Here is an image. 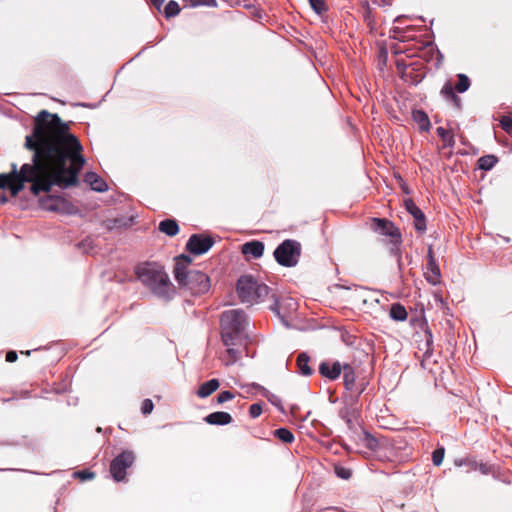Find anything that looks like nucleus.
<instances>
[{"instance_id": "45", "label": "nucleus", "mask_w": 512, "mask_h": 512, "mask_svg": "<svg viewBox=\"0 0 512 512\" xmlns=\"http://www.w3.org/2000/svg\"><path fill=\"white\" fill-rule=\"evenodd\" d=\"M165 0H150L151 4L158 10H161V7L163 5Z\"/></svg>"}, {"instance_id": "22", "label": "nucleus", "mask_w": 512, "mask_h": 512, "mask_svg": "<svg viewBox=\"0 0 512 512\" xmlns=\"http://www.w3.org/2000/svg\"><path fill=\"white\" fill-rule=\"evenodd\" d=\"M389 316L395 321H405L408 313L402 304L393 303L390 307Z\"/></svg>"}, {"instance_id": "40", "label": "nucleus", "mask_w": 512, "mask_h": 512, "mask_svg": "<svg viewBox=\"0 0 512 512\" xmlns=\"http://www.w3.org/2000/svg\"><path fill=\"white\" fill-rule=\"evenodd\" d=\"M458 465H467L471 470H477V467L479 465V463L476 461V460H472V459H464V460H461L460 463H457Z\"/></svg>"}, {"instance_id": "12", "label": "nucleus", "mask_w": 512, "mask_h": 512, "mask_svg": "<svg viewBox=\"0 0 512 512\" xmlns=\"http://www.w3.org/2000/svg\"><path fill=\"white\" fill-rule=\"evenodd\" d=\"M419 351L423 352L421 365L425 367L426 361L432 356L434 351L433 335L427 324H425L424 328V344L419 346Z\"/></svg>"}, {"instance_id": "6", "label": "nucleus", "mask_w": 512, "mask_h": 512, "mask_svg": "<svg viewBox=\"0 0 512 512\" xmlns=\"http://www.w3.org/2000/svg\"><path fill=\"white\" fill-rule=\"evenodd\" d=\"M370 229L381 236L388 238L389 251L393 255H398L400 245L402 244V234L395 224L386 218L373 217L369 222Z\"/></svg>"}, {"instance_id": "48", "label": "nucleus", "mask_w": 512, "mask_h": 512, "mask_svg": "<svg viewBox=\"0 0 512 512\" xmlns=\"http://www.w3.org/2000/svg\"><path fill=\"white\" fill-rule=\"evenodd\" d=\"M0 201H1V203H6L7 202V198L5 196H2Z\"/></svg>"}, {"instance_id": "21", "label": "nucleus", "mask_w": 512, "mask_h": 512, "mask_svg": "<svg viewBox=\"0 0 512 512\" xmlns=\"http://www.w3.org/2000/svg\"><path fill=\"white\" fill-rule=\"evenodd\" d=\"M310 358L306 353H300L297 357V367L300 374L304 376H310L313 373V369L309 366Z\"/></svg>"}, {"instance_id": "43", "label": "nucleus", "mask_w": 512, "mask_h": 512, "mask_svg": "<svg viewBox=\"0 0 512 512\" xmlns=\"http://www.w3.org/2000/svg\"><path fill=\"white\" fill-rule=\"evenodd\" d=\"M17 359H18V354H17V352H16V351L11 350V351H8V352L6 353V361H7V362L13 363V362H15Z\"/></svg>"}, {"instance_id": "1", "label": "nucleus", "mask_w": 512, "mask_h": 512, "mask_svg": "<svg viewBox=\"0 0 512 512\" xmlns=\"http://www.w3.org/2000/svg\"><path fill=\"white\" fill-rule=\"evenodd\" d=\"M24 146L33 151L32 163L23 164L20 170L12 164L11 172L0 174V189H9L16 197L29 182L31 193L38 196L49 193L53 186L65 189L79 184V174L86 163L83 146L58 114L41 110Z\"/></svg>"}, {"instance_id": "25", "label": "nucleus", "mask_w": 512, "mask_h": 512, "mask_svg": "<svg viewBox=\"0 0 512 512\" xmlns=\"http://www.w3.org/2000/svg\"><path fill=\"white\" fill-rule=\"evenodd\" d=\"M498 159L494 155H485L478 159V167L481 170L488 171L497 163Z\"/></svg>"}, {"instance_id": "17", "label": "nucleus", "mask_w": 512, "mask_h": 512, "mask_svg": "<svg viewBox=\"0 0 512 512\" xmlns=\"http://www.w3.org/2000/svg\"><path fill=\"white\" fill-rule=\"evenodd\" d=\"M220 386L218 379H211L201 384L197 390V396L206 398L213 394Z\"/></svg>"}, {"instance_id": "13", "label": "nucleus", "mask_w": 512, "mask_h": 512, "mask_svg": "<svg viewBox=\"0 0 512 512\" xmlns=\"http://www.w3.org/2000/svg\"><path fill=\"white\" fill-rule=\"evenodd\" d=\"M241 252L245 256L257 259L263 255L264 243L258 240L246 242L242 245Z\"/></svg>"}, {"instance_id": "47", "label": "nucleus", "mask_w": 512, "mask_h": 512, "mask_svg": "<svg viewBox=\"0 0 512 512\" xmlns=\"http://www.w3.org/2000/svg\"><path fill=\"white\" fill-rule=\"evenodd\" d=\"M30 353H31V351H30V350H27V351H21V354L26 355V356H29V355H30Z\"/></svg>"}, {"instance_id": "36", "label": "nucleus", "mask_w": 512, "mask_h": 512, "mask_svg": "<svg viewBox=\"0 0 512 512\" xmlns=\"http://www.w3.org/2000/svg\"><path fill=\"white\" fill-rule=\"evenodd\" d=\"M154 409V404L151 399H145L141 405V411L144 415L150 414Z\"/></svg>"}, {"instance_id": "32", "label": "nucleus", "mask_w": 512, "mask_h": 512, "mask_svg": "<svg viewBox=\"0 0 512 512\" xmlns=\"http://www.w3.org/2000/svg\"><path fill=\"white\" fill-rule=\"evenodd\" d=\"M445 449L443 447L437 448L432 453V461L435 466H440L443 462Z\"/></svg>"}, {"instance_id": "28", "label": "nucleus", "mask_w": 512, "mask_h": 512, "mask_svg": "<svg viewBox=\"0 0 512 512\" xmlns=\"http://www.w3.org/2000/svg\"><path fill=\"white\" fill-rule=\"evenodd\" d=\"M179 13H180L179 4L174 0H170L164 7V15L166 18L175 17Z\"/></svg>"}, {"instance_id": "26", "label": "nucleus", "mask_w": 512, "mask_h": 512, "mask_svg": "<svg viewBox=\"0 0 512 512\" xmlns=\"http://www.w3.org/2000/svg\"><path fill=\"white\" fill-rule=\"evenodd\" d=\"M436 133L445 143V146L453 147L455 145L454 135L451 131L444 129L443 127H438L436 129Z\"/></svg>"}, {"instance_id": "16", "label": "nucleus", "mask_w": 512, "mask_h": 512, "mask_svg": "<svg viewBox=\"0 0 512 512\" xmlns=\"http://www.w3.org/2000/svg\"><path fill=\"white\" fill-rule=\"evenodd\" d=\"M84 181L97 192H104L108 189L106 182L95 172H87L84 176Z\"/></svg>"}, {"instance_id": "49", "label": "nucleus", "mask_w": 512, "mask_h": 512, "mask_svg": "<svg viewBox=\"0 0 512 512\" xmlns=\"http://www.w3.org/2000/svg\"><path fill=\"white\" fill-rule=\"evenodd\" d=\"M363 303H364V304H366V303H367V299H366V298H364V299H363Z\"/></svg>"}, {"instance_id": "39", "label": "nucleus", "mask_w": 512, "mask_h": 512, "mask_svg": "<svg viewBox=\"0 0 512 512\" xmlns=\"http://www.w3.org/2000/svg\"><path fill=\"white\" fill-rule=\"evenodd\" d=\"M192 6L205 5L214 7L217 5L216 0H190Z\"/></svg>"}, {"instance_id": "7", "label": "nucleus", "mask_w": 512, "mask_h": 512, "mask_svg": "<svg viewBox=\"0 0 512 512\" xmlns=\"http://www.w3.org/2000/svg\"><path fill=\"white\" fill-rule=\"evenodd\" d=\"M302 253L300 242L293 239H286L274 250V258L277 263L284 267H294L298 264Z\"/></svg>"}, {"instance_id": "9", "label": "nucleus", "mask_w": 512, "mask_h": 512, "mask_svg": "<svg viewBox=\"0 0 512 512\" xmlns=\"http://www.w3.org/2000/svg\"><path fill=\"white\" fill-rule=\"evenodd\" d=\"M214 244L212 237L204 234H193L186 243V250L194 255L206 253Z\"/></svg>"}, {"instance_id": "30", "label": "nucleus", "mask_w": 512, "mask_h": 512, "mask_svg": "<svg viewBox=\"0 0 512 512\" xmlns=\"http://www.w3.org/2000/svg\"><path fill=\"white\" fill-rule=\"evenodd\" d=\"M311 8L317 13V14H323L328 10V6L325 2V0H308Z\"/></svg>"}, {"instance_id": "23", "label": "nucleus", "mask_w": 512, "mask_h": 512, "mask_svg": "<svg viewBox=\"0 0 512 512\" xmlns=\"http://www.w3.org/2000/svg\"><path fill=\"white\" fill-rule=\"evenodd\" d=\"M440 275V268L436 261L427 263L426 279L428 282L433 285L437 284L439 282Z\"/></svg>"}, {"instance_id": "4", "label": "nucleus", "mask_w": 512, "mask_h": 512, "mask_svg": "<svg viewBox=\"0 0 512 512\" xmlns=\"http://www.w3.org/2000/svg\"><path fill=\"white\" fill-rule=\"evenodd\" d=\"M221 339L225 346L242 345L245 339L246 315L243 310L224 311L220 318Z\"/></svg>"}, {"instance_id": "46", "label": "nucleus", "mask_w": 512, "mask_h": 512, "mask_svg": "<svg viewBox=\"0 0 512 512\" xmlns=\"http://www.w3.org/2000/svg\"><path fill=\"white\" fill-rule=\"evenodd\" d=\"M43 205H44L45 207H49V209H51V210H55V209H56V208H55L56 206H54V205H46V204H45V202H43Z\"/></svg>"}, {"instance_id": "3", "label": "nucleus", "mask_w": 512, "mask_h": 512, "mask_svg": "<svg viewBox=\"0 0 512 512\" xmlns=\"http://www.w3.org/2000/svg\"><path fill=\"white\" fill-rule=\"evenodd\" d=\"M192 259L187 255H180L176 258L174 276L178 284L187 290L191 295H201L209 291V277L198 270H188Z\"/></svg>"}, {"instance_id": "11", "label": "nucleus", "mask_w": 512, "mask_h": 512, "mask_svg": "<svg viewBox=\"0 0 512 512\" xmlns=\"http://www.w3.org/2000/svg\"><path fill=\"white\" fill-rule=\"evenodd\" d=\"M343 365L340 364V362H322L319 366V373L329 379V380H335L337 379L341 372H342Z\"/></svg>"}, {"instance_id": "2", "label": "nucleus", "mask_w": 512, "mask_h": 512, "mask_svg": "<svg viewBox=\"0 0 512 512\" xmlns=\"http://www.w3.org/2000/svg\"><path fill=\"white\" fill-rule=\"evenodd\" d=\"M140 282L156 297L165 301L175 295V287L164 268L156 263H144L136 268Z\"/></svg>"}, {"instance_id": "35", "label": "nucleus", "mask_w": 512, "mask_h": 512, "mask_svg": "<svg viewBox=\"0 0 512 512\" xmlns=\"http://www.w3.org/2000/svg\"><path fill=\"white\" fill-rule=\"evenodd\" d=\"M262 413V405L260 403H254L249 407V415L251 418H257Z\"/></svg>"}, {"instance_id": "37", "label": "nucleus", "mask_w": 512, "mask_h": 512, "mask_svg": "<svg viewBox=\"0 0 512 512\" xmlns=\"http://www.w3.org/2000/svg\"><path fill=\"white\" fill-rule=\"evenodd\" d=\"M411 29H407L406 31H399V35L395 36L400 41H409V40H415L416 37L412 34H410Z\"/></svg>"}, {"instance_id": "34", "label": "nucleus", "mask_w": 512, "mask_h": 512, "mask_svg": "<svg viewBox=\"0 0 512 512\" xmlns=\"http://www.w3.org/2000/svg\"><path fill=\"white\" fill-rule=\"evenodd\" d=\"M500 126L505 132L510 133L512 131V118L503 116L500 120Z\"/></svg>"}, {"instance_id": "38", "label": "nucleus", "mask_w": 512, "mask_h": 512, "mask_svg": "<svg viewBox=\"0 0 512 512\" xmlns=\"http://www.w3.org/2000/svg\"><path fill=\"white\" fill-rule=\"evenodd\" d=\"M335 473L342 479H349L352 475L351 471L344 467H335Z\"/></svg>"}, {"instance_id": "33", "label": "nucleus", "mask_w": 512, "mask_h": 512, "mask_svg": "<svg viewBox=\"0 0 512 512\" xmlns=\"http://www.w3.org/2000/svg\"><path fill=\"white\" fill-rule=\"evenodd\" d=\"M235 395L231 391H222L217 395V403L223 404L226 401L232 400Z\"/></svg>"}, {"instance_id": "44", "label": "nucleus", "mask_w": 512, "mask_h": 512, "mask_svg": "<svg viewBox=\"0 0 512 512\" xmlns=\"http://www.w3.org/2000/svg\"><path fill=\"white\" fill-rule=\"evenodd\" d=\"M435 261H436V259L434 257L433 249L431 246H429L428 253H427V263L435 262Z\"/></svg>"}, {"instance_id": "18", "label": "nucleus", "mask_w": 512, "mask_h": 512, "mask_svg": "<svg viewBox=\"0 0 512 512\" xmlns=\"http://www.w3.org/2000/svg\"><path fill=\"white\" fill-rule=\"evenodd\" d=\"M158 229L167 236L173 237L179 233V225L175 219H165L159 223Z\"/></svg>"}, {"instance_id": "15", "label": "nucleus", "mask_w": 512, "mask_h": 512, "mask_svg": "<svg viewBox=\"0 0 512 512\" xmlns=\"http://www.w3.org/2000/svg\"><path fill=\"white\" fill-rule=\"evenodd\" d=\"M204 420L210 425H228L233 418L228 412L217 411L207 415Z\"/></svg>"}, {"instance_id": "10", "label": "nucleus", "mask_w": 512, "mask_h": 512, "mask_svg": "<svg viewBox=\"0 0 512 512\" xmlns=\"http://www.w3.org/2000/svg\"><path fill=\"white\" fill-rule=\"evenodd\" d=\"M406 210L414 218V227L417 232L424 233L426 231V217L422 210L415 204L412 199L404 200Z\"/></svg>"}, {"instance_id": "14", "label": "nucleus", "mask_w": 512, "mask_h": 512, "mask_svg": "<svg viewBox=\"0 0 512 512\" xmlns=\"http://www.w3.org/2000/svg\"><path fill=\"white\" fill-rule=\"evenodd\" d=\"M455 91L456 90L452 82L447 81L441 88L440 93L447 101H450L456 109H460L461 98L456 95Z\"/></svg>"}, {"instance_id": "20", "label": "nucleus", "mask_w": 512, "mask_h": 512, "mask_svg": "<svg viewBox=\"0 0 512 512\" xmlns=\"http://www.w3.org/2000/svg\"><path fill=\"white\" fill-rule=\"evenodd\" d=\"M413 119L418 124L421 131H429L431 123L428 115L422 110L413 111Z\"/></svg>"}, {"instance_id": "19", "label": "nucleus", "mask_w": 512, "mask_h": 512, "mask_svg": "<svg viewBox=\"0 0 512 512\" xmlns=\"http://www.w3.org/2000/svg\"><path fill=\"white\" fill-rule=\"evenodd\" d=\"M344 385L347 390H352L356 381V373L350 364H344L342 367Z\"/></svg>"}, {"instance_id": "27", "label": "nucleus", "mask_w": 512, "mask_h": 512, "mask_svg": "<svg viewBox=\"0 0 512 512\" xmlns=\"http://www.w3.org/2000/svg\"><path fill=\"white\" fill-rule=\"evenodd\" d=\"M274 435L283 443H292L295 439L293 433L287 428H278L274 431Z\"/></svg>"}, {"instance_id": "5", "label": "nucleus", "mask_w": 512, "mask_h": 512, "mask_svg": "<svg viewBox=\"0 0 512 512\" xmlns=\"http://www.w3.org/2000/svg\"><path fill=\"white\" fill-rule=\"evenodd\" d=\"M237 294L243 303L264 301L269 294V287L259 283L250 275L241 276L237 281Z\"/></svg>"}, {"instance_id": "42", "label": "nucleus", "mask_w": 512, "mask_h": 512, "mask_svg": "<svg viewBox=\"0 0 512 512\" xmlns=\"http://www.w3.org/2000/svg\"><path fill=\"white\" fill-rule=\"evenodd\" d=\"M477 470H479L482 474H489L491 472V466L487 463H479Z\"/></svg>"}, {"instance_id": "29", "label": "nucleus", "mask_w": 512, "mask_h": 512, "mask_svg": "<svg viewBox=\"0 0 512 512\" xmlns=\"http://www.w3.org/2000/svg\"><path fill=\"white\" fill-rule=\"evenodd\" d=\"M458 82L456 83L455 90L459 93L467 91L470 87V79L465 74H458Z\"/></svg>"}, {"instance_id": "41", "label": "nucleus", "mask_w": 512, "mask_h": 512, "mask_svg": "<svg viewBox=\"0 0 512 512\" xmlns=\"http://www.w3.org/2000/svg\"><path fill=\"white\" fill-rule=\"evenodd\" d=\"M77 476L79 478H81L82 480H88V479L94 478L95 474L91 471L83 470V471L77 472Z\"/></svg>"}, {"instance_id": "8", "label": "nucleus", "mask_w": 512, "mask_h": 512, "mask_svg": "<svg viewBox=\"0 0 512 512\" xmlns=\"http://www.w3.org/2000/svg\"><path fill=\"white\" fill-rule=\"evenodd\" d=\"M135 461L133 451L125 450L116 456L110 464V473L117 482L123 481L126 477V469L131 467Z\"/></svg>"}, {"instance_id": "24", "label": "nucleus", "mask_w": 512, "mask_h": 512, "mask_svg": "<svg viewBox=\"0 0 512 512\" xmlns=\"http://www.w3.org/2000/svg\"><path fill=\"white\" fill-rule=\"evenodd\" d=\"M340 416L347 423L349 428L354 425V420L357 418L358 412L354 407H345L340 410Z\"/></svg>"}, {"instance_id": "31", "label": "nucleus", "mask_w": 512, "mask_h": 512, "mask_svg": "<svg viewBox=\"0 0 512 512\" xmlns=\"http://www.w3.org/2000/svg\"><path fill=\"white\" fill-rule=\"evenodd\" d=\"M227 355H228V360L226 361V365H230V364H233L234 362H236L240 356H241V352L238 350V349H235L233 346H227Z\"/></svg>"}]
</instances>
